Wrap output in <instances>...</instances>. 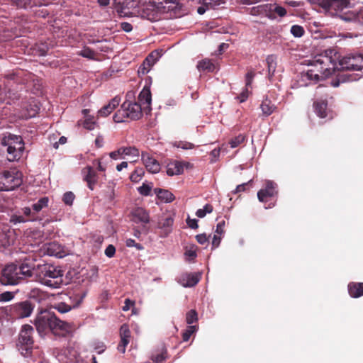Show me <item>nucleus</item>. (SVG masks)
Here are the masks:
<instances>
[{"mask_svg":"<svg viewBox=\"0 0 363 363\" xmlns=\"http://www.w3.org/2000/svg\"><path fill=\"white\" fill-rule=\"evenodd\" d=\"M308 65L309 68L300 74L298 80L300 86L323 81L331 76L336 69L361 70L363 67V56L356 55L340 59L335 50L329 49L309 60Z\"/></svg>","mask_w":363,"mask_h":363,"instance_id":"obj_1","label":"nucleus"},{"mask_svg":"<svg viewBox=\"0 0 363 363\" xmlns=\"http://www.w3.org/2000/svg\"><path fill=\"white\" fill-rule=\"evenodd\" d=\"M113 4L126 14L151 22L160 21L162 14H169L170 18L177 17L181 11V5L177 0H113Z\"/></svg>","mask_w":363,"mask_h":363,"instance_id":"obj_2","label":"nucleus"},{"mask_svg":"<svg viewBox=\"0 0 363 363\" xmlns=\"http://www.w3.org/2000/svg\"><path fill=\"white\" fill-rule=\"evenodd\" d=\"M35 325L40 334H46L51 331L53 333H69L72 325L57 318L54 314L44 312L38 315L35 320Z\"/></svg>","mask_w":363,"mask_h":363,"instance_id":"obj_3","label":"nucleus"},{"mask_svg":"<svg viewBox=\"0 0 363 363\" xmlns=\"http://www.w3.org/2000/svg\"><path fill=\"white\" fill-rule=\"evenodd\" d=\"M33 271L34 267L28 263L21 266L8 264L1 270L0 282L3 285H16L21 280L32 277Z\"/></svg>","mask_w":363,"mask_h":363,"instance_id":"obj_4","label":"nucleus"},{"mask_svg":"<svg viewBox=\"0 0 363 363\" xmlns=\"http://www.w3.org/2000/svg\"><path fill=\"white\" fill-rule=\"evenodd\" d=\"M38 279L41 284L53 289L60 288L63 283V272L51 264L38 266Z\"/></svg>","mask_w":363,"mask_h":363,"instance_id":"obj_5","label":"nucleus"},{"mask_svg":"<svg viewBox=\"0 0 363 363\" xmlns=\"http://www.w3.org/2000/svg\"><path fill=\"white\" fill-rule=\"evenodd\" d=\"M141 104L126 100L113 116L116 123H122L126 119L137 120L142 116Z\"/></svg>","mask_w":363,"mask_h":363,"instance_id":"obj_6","label":"nucleus"},{"mask_svg":"<svg viewBox=\"0 0 363 363\" xmlns=\"http://www.w3.org/2000/svg\"><path fill=\"white\" fill-rule=\"evenodd\" d=\"M250 13L252 16H262L274 20L277 16L284 17L286 14V9L277 4H265L253 6Z\"/></svg>","mask_w":363,"mask_h":363,"instance_id":"obj_7","label":"nucleus"},{"mask_svg":"<svg viewBox=\"0 0 363 363\" xmlns=\"http://www.w3.org/2000/svg\"><path fill=\"white\" fill-rule=\"evenodd\" d=\"M22 173L16 169L0 174V191H11L22 184Z\"/></svg>","mask_w":363,"mask_h":363,"instance_id":"obj_8","label":"nucleus"},{"mask_svg":"<svg viewBox=\"0 0 363 363\" xmlns=\"http://www.w3.org/2000/svg\"><path fill=\"white\" fill-rule=\"evenodd\" d=\"M33 328L30 325H23L19 335V350L24 357L28 356L33 348Z\"/></svg>","mask_w":363,"mask_h":363,"instance_id":"obj_9","label":"nucleus"},{"mask_svg":"<svg viewBox=\"0 0 363 363\" xmlns=\"http://www.w3.org/2000/svg\"><path fill=\"white\" fill-rule=\"evenodd\" d=\"M331 16L337 15L350 6L351 0H313Z\"/></svg>","mask_w":363,"mask_h":363,"instance_id":"obj_10","label":"nucleus"},{"mask_svg":"<svg viewBox=\"0 0 363 363\" xmlns=\"http://www.w3.org/2000/svg\"><path fill=\"white\" fill-rule=\"evenodd\" d=\"M38 219V216L35 213L33 207L26 206L11 216L10 221L14 224L26 223L28 221H35Z\"/></svg>","mask_w":363,"mask_h":363,"instance_id":"obj_11","label":"nucleus"},{"mask_svg":"<svg viewBox=\"0 0 363 363\" xmlns=\"http://www.w3.org/2000/svg\"><path fill=\"white\" fill-rule=\"evenodd\" d=\"M34 306L29 301H24L13 304L11 306V313L18 318H24L30 316Z\"/></svg>","mask_w":363,"mask_h":363,"instance_id":"obj_12","label":"nucleus"},{"mask_svg":"<svg viewBox=\"0 0 363 363\" xmlns=\"http://www.w3.org/2000/svg\"><path fill=\"white\" fill-rule=\"evenodd\" d=\"M277 184L272 181H267L265 188L257 192V197L259 201L266 202L268 198H272L277 194Z\"/></svg>","mask_w":363,"mask_h":363,"instance_id":"obj_13","label":"nucleus"},{"mask_svg":"<svg viewBox=\"0 0 363 363\" xmlns=\"http://www.w3.org/2000/svg\"><path fill=\"white\" fill-rule=\"evenodd\" d=\"M84 181L87 184V186L90 190H94L96 184L98 183L99 175L94 167L86 166L82 170Z\"/></svg>","mask_w":363,"mask_h":363,"instance_id":"obj_14","label":"nucleus"},{"mask_svg":"<svg viewBox=\"0 0 363 363\" xmlns=\"http://www.w3.org/2000/svg\"><path fill=\"white\" fill-rule=\"evenodd\" d=\"M43 250L44 254H46L49 256L62 257L65 255L62 245L56 242H51L44 244L43 245Z\"/></svg>","mask_w":363,"mask_h":363,"instance_id":"obj_15","label":"nucleus"},{"mask_svg":"<svg viewBox=\"0 0 363 363\" xmlns=\"http://www.w3.org/2000/svg\"><path fill=\"white\" fill-rule=\"evenodd\" d=\"M142 160L147 170L152 174L158 173L160 170V164L156 159L147 152H142Z\"/></svg>","mask_w":363,"mask_h":363,"instance_id":"obj_16","label":"nucleus"},{"mask_svg":"<svg viewBox=\"0 0 363 363\" xmlns=\"http://www.w3.org/2000/svg\"><path fill=\"white\" fill-rule=\"evenodd\" d=\"M201 278V275L196 273H186L182 274L178 282L184 287H191L197 284Z\"/></svg>","mask_w":363,"mask_h":363,"instance_id":"obj_17","label":"nucleus"},{"mask_svg":"<svg viewBox=\"0 0 363 363\" xmlns=\"http://www.w3.org/2000/svg\"><path fill=\"white\" fill-rule=\"evenodd\" d=\"M121 342L118 345V350L124 353L125 352V347L130 342V331L127 325L124 324L121 327L120 329Z\"/></svg>","mask_w":363,"mask_h":363,"instance_id":"obj_18","label":"nucleus"},{"mask_svg":"<svg viewBox=\"0 0 363 363\" xmlns=\"http://www.w3.org/2000/svg\"><path fill=\"white\" fill-rule=\"evenodd\" d=\"M120 102L121 98L118 96H115L108 102V104L104 106L101 109L99 110L98 116H108L109 114H111V113H112L113 110H115V108H116L118 106Z\"/></svg>","mask_w":363,"mask_h":363,"instance_id":"obj_19","label":"nucleus"},{"mask_svg":"<svg viewBox=\"0 0 363 363\" xmlns=\"http://www.w3.org/2000/svg\"><path fill=\"white\" fill-rule=\"evenodd\" d=\"M82 113L84 116V120L78 122L79 125H82L84 128L91 130L95 128L97 123L94 117L89 115V109H83Z\"/></svg>","mask_w":363,"mask_h":363,"instance_id":"obj_20","label":"nucleus"},{"mask_svg":"<svg viewBox=\"0 0 363 363\" xmlns=\"http://www.w3.org/2000/svg\"><path fill=\"white\" fill-rule=\"evenodd\" d=\"M254 77H255V73L253 72L250 71L247 73L245 88L241 92V94L238 96V99H239L240 102H241V103L244 102L248 98V96L250 94L248 88L251 86Z\"/></svg>","mask_w":363,"mask_h":363,"instance_id":"obj_21","label":"nucleus"},{"mask_svg":"<svg viewBox=\"0 0 363 363\" xmlns=\"http://www.w3.org/2000/svg\"><path fill=\"white\" fill-rule=\"evenodd\" d=\"M139 104L144 106V108L150 107L152 96L150 89L147 86H144L138 96Z\"/></svg>","mask_w":363,"mask_h":363,"instance_id":"obj_22","label":"nucleus"},{"mask_svg":"<svg viewBox=\"0 0 363 363\" xmlns=\"http://www.w3.org/2000/svg\"><path fill=\"white\" fill-rule=\"evenodd\" d=\"M184 171V164L179 161L169 162L167 167V174L169 176L181 174Z\"/></svg>","mask_w":363,"mask_h":363,"instance_id":"obj_23","label":"nucleus"},{"mask_svg":"<svg viewBox=\"0 0 363 363\" xmlns=\"http://www.w3.org/2000/svg\"><path fill=\"white\" fill-rule=\"evenodd\" d=\"M24 147H21L20 145L16 146L7 147V158L9 161H15L18 160L22 155Z\"/></svg>","mask_w":363,"mask_h":363,"instance_id":"obj_24","label":"nucleus"},{"mask_svg":"<svg viewBox=\"0 0 363 363\" xmlns=\"http://www.w3.org/2000/svg\"><path fill=\"white\" fill-rule=\"evenodd\" d=\"M345 16H341L345 21H357L360 23H363V8L358 11H349L345 13Z\"/></svg>","mask_w":363,"mask_h":363,"instance_id":"obj_25","label":"nucleus"},{"mask_svg":"<svg viewBox=\"0 0 363 363\" xmlns=\"http://www.w3.org/2000/svg\"><path fill=\"white\" fill-rule=\"evenodd\" d=\"M348 291L353 298L363 296V283H350L348 285Z\"/></svg>","mask_w":363,"mask_h":363,"instance_id":"obj_26","label":"nucleus"},{"mask_svg":"<svg viewBox=\"0 0 363 363\" xmlns=\"http://www.w3.org/2000/svg\"><path fill=\"white\" fill-rule=\"evenodd\" d=\"M360 77L361 76L359 74H357L356 75L342 74L339 76V78L337 79L332 81L331 85L334 87H337L340 85V82H345L347 81H355L359 79Z\"/></svg>","mask_w":363,"mask_h":363,"instance_id":"obj_27","label":"nucleus"},{"mask_svg":"<svg viewBox=\"0 0 363 363\" xmlns=\"http://www.w3.org/2000/svg\"><path fill=\"white\" fill-rule=\"evenodd\" d=\"M260 108L262 110V115L267 117L274 113L276 110V106L270 100L267 99L262 102Z\"/></svg>","mask_w":363,"mask_h":363,"instance_id":"obj_28","label":"nucleus"},{"mask_svg":"<svg viewBox=\"0 0 363 363\" xmlns=\"http://www.w3.org/2000/svg\"><path fill=\"white\" fill-rule=\"evenodd\" d=\"M314 110L315 113L320 118H325L328 116L327 103L324 101H315L313 104Z\"/></svg>","mask_w":363,"mask_h":363,"instance_id":"obj_29","label":"nucleus"},{"mask_svg":"<svg viewBox=\"0 0 363 363\" xmlns=\"http://www.w3.org/2000/svg\"><path fill=\"white\" fill-rule=\"evenodd\" d=\"M155 193L158 199L165 203H170L175 199L174 194L168 190L161 189H155Z\"/></svg>","mask_w":363,"mask_h":363,"instance_id":"obj_30","label":"nucleus"},{"mask_svg":"<svg viewBox=\"0 0 363 363\" xmlns=\"http://www.w3.org/2000/svg\"><path fill=\"white\" fill-rule=\"evenodd\" d=\"M133 218L135 222L147 223L149 222V215L143 208H137L133 212Z\"/></svg>","mask_w":363,"mask_h":363,"instance_id":"obj_31","label":"nucleus"},{"mask_svg":"<svg viewBox=\"0 0 363 363\" xmlns=\"http://www.w3.org/2000/svg\"><path fill=\"white\" fill-rule=\"evenodd\" d=\"M174 223L173 217L170 215L163 217L158 223L160 228L165 230V234L167 235L171 231L172 226Z\"/></svg>","mask_w":363,"mask_h":363,"instance_id":"obj_32","label":"nucleus"},{"mask_svg":"<svg viewBox=\"0 0 363 363\" xmlns=\"http://www.w3.org/2000/svg\"><path fill=\"white\" fill-rule=\"evenodd\" d=\"M124 158L125 157H130L136 161L140 157V151L138 148L133 146L122 147Z\"/></svg>","mask_w":363,"mask_h":363,"instance_id":"obj_33","label":"nucleus"},{"mask_svg":"<svg viewBox=\"0 0 363 363\" xmlns=\"http://www.w3.org/2000/svg\"><path fill=\"white\" fill-rule=\"evenodd\" d=\"M197 69L199 71H207L212 72L216 69L215 65L208 59H204L199 61L197 64Z\"/></svg>","mask_w":363,"mask_h":363,"instance_id":"obj_34","label":"nucleus"},{"mask_svg":"<svg viewBox=\"0 0 363 363\" xmlns=\"http://www.w3.org/2000/svg\"><path fill=\"white\" fill-rule=\"evenodd\" d=\"M155 62L156 60L154 58L153 53H151L147 57L143 64L140 67L139 72H141L143 74H147L149 72L150 67L155 63Z\"/></svg>","mask_w":363,"mask_h":363,"instance_id":"obj_35","label":"nucleus"},{"mask_svg":"<svg viewBox=\"0 0 363 363\" xmlns=\"http://www.w3.org/2000/svg\"><path fill=\"white\" fill-rule=\"evenodd\" d=\"M49 203V199L48 197H42L39 200H38L37 202L34 203L32 205L33 209L38 216V213L41 211L43 208L48 207Z\"/></svg>","mask_w":363,"mask_h":363,"instance_id":"obj_36","label":"nucleus"},{"mask_svg":"<svg viewBox=\"0 0 363 363\" xmlns=\"http://www.w3.org/2000/svg\"><path fill=\"white\" fill-rule=\"evenodd\" d=\"M26 110L23 111V112L19 116V117H21L22 118H25V119H28V118L34 117L37 114V113L39 110L38 106L35 104H34V105L30 104L29 108L28 107H26Z\"/></svg>","mask_w":363,"mask_h":363,"instance_id":"obj_37","label":"nucleus"},{"mask_svg":"<svg viewBox=\"0 0 363 363\" xmlns=\"http://www.w3.org/2000/svg\"><path fill=\"white\" fill-rule=\"evenodd\" d=\"M13 4H15L17 6L21 8H28V7H33L38 6L40 2L38 0H10Z\"/></svg>","mask_w":363,"mask_h":363,"instance_id":"obj_38","label":"nucleus"},{"mask_svg":"<svg viewBox=\"0 0 363 363\" xmlns=\"http://www.w3.org/2000/svg\"><path fill=\"white\" fill-rule=\"evenodd\" d=\"M6 145L7 147L9 146H16L20 145L21 147H24L23 141L20 136L10 135L7 138L6 140H5Z\"/></svg>","mask_w":363,"mask_h":363,"instance_id":"obj_39","label":"nucleus"},{"mask_svg":"<svg viewBox=\"0 0 363 363\" xmlns=\"http://www.w3.org/2000/svg\"><path fill=\"white\" fill-rule=\"evenodd\" d=\"M75 306H71L65 302H59L55 303L53 308L59 311L60 313H64L69 311L72 308H74Z\"/></svg>","mask_w":363,"mask_h":363,"instance_id":"obj_40","label":"nucleus"},{"mask_svg":"<svg viewBox=\"0 0 363 363\" xmlns=\"http://www.w3.org/2000/svg\"><path fill=\"white\" fill-rule=\"evenodd\" d=\"M77 55L89 60H93L95 58L96 52L89 48L84 47L77 52Z\"/></svg>","mask_w":363,"mask_h":363,"instance_id":"obj_41","label":"nucleus"},{"mask_svg":"<svg viewBox=\"0 0 363 363\" xmlns=\"http://www.w3.org/2000/svg\"><path fill=\"white\" fill-rule=\"evenodd\" d=\"M199 2L207 8L214 9L218 6L225 4V0H200Z\"/></svg>","mask_w":363,"mask_h":363,"instance_id":"obj_42","label":"nucleus"},{"mask_svg":"<svg viewBox=\"0 0 363 363\" xmlns=\"http://www.w3.org/2000/svg\"><path fill=\"white\" fill-rule=\"evenodd\" d=\"M144 173L143 168H136L130 174V179L133 182H138L144 175Z\"/></svg>","mask_w":363,"mask_h":363,"instance_id":"obj_43","label":"nucleus"},{"mask_svg":"<svg viewBox=\"0 0 363 363\" xmlns=\"http://www.w3.org/2000/svg\"><path fill=\"white\" fill-rule=\"evenodd\" d=\"M213 211V206L210 204H206L203 208L198 209L196 212V215L199 218H203L207 213H210Z\"/></svg>","mask_w":363,"mask_h":363,"instance_id":"obj_44","label":"nucleus"},{"mask_svg":"<svg viewBox=\"0 0 363 363\" xmlns=\"http://www.w3.org/2000/svg\"><path fill=\"white\" fill-rule=\"evenodd\" d=\"M267 63L269 75H273L276 69V62L274 57L273 55L268 56L267 58Z\"/></svg>","mask_w":363,"mask_h":363,"instance_id":"obj_45","label":"nucleus"},{"mask_svg":"<svg viewBox=\"0 0 363 363\" xmlns=\"http://www.w3.org/2000/svg\"><path fill=\"white\" fill-rule=\"evenodd\" d=\"M197 330V326L196 325H190L182 334V339L184 341L186 342L189 340L191 335L194 333Z\"/></svg>","mask_w":363,"mask_h":363,"instance_id":"obj_46","label":"nucleus"},{"mask_svg":"<svg viewBox=\"0 0 363 363\" xmlns=\"http://www.w3.org/2000/svg\"><path fill=\"white\" fill-rule=\"evenodd\" d=\"M291 33L295 38H300L304 34V29L302 26L298 25H294L291 28Z\"/></svg>","mask_w":363,"mask_h":363,"instance_id":"obj_47","label":"nucleus"},{"mask_svg":"<svg viewBox=\"0 0 363 363\" xmlns=\"http://www.w3.org/2000/svg\"><path fill=\"white\" fill-rule=\"evenodd\" d=\"M245 138V136L241 134L235 137L234 138L231 139L229 142L230 147L232 148L237 147L239 145H240L241 143H242L244 142Z\"/></svg>","mask_w":363,"mask_h":363,"instance_id":"obj_48","label":"nucleus"},{"mask_svg":"<svg viewBox=\"0 0 363 363\" xmlns=\"http://www.w3.org/2000/svg\"><path fill=\"white\" fill-rule=\"evenodd\" d=\"M197 320V313L195 310H191L186 313V321L188 324H192L196 322Z\"/></svg>","mask_w":363,"mask_h":363,"instance_id":"obj_49","label":"nucleus"},{"mask_svg":"<svg viewBox=\"0 0 363 363\" xmlns=\"http://www.w3.org/2000/svg\"><path fill=\"white\" fill-rule=\"evenodd\" d=\"M75 199L74 194L72 191H67L64 194L62 201L67 205L71 206Z\"/></svg>","mask_w":363,"mask_h":363,"instance_id":"obj_50","label":"nucleus"},{"mask_svg":"<svg viewBox=\"0 0 363 363\" xmlns=\"http://www.w3.org/2000/svg\"><path fill=\"white\" fill-rule=\"evenodd\" d=\"M109 156L114 160L124 159L123 147H121L118 150L111 152Z\"/></svg>","mask_w":363,"mask_h":363,"instance_id":"obj_51","label":"nucleus"},{"mask_svg":"<svg viewBox=\"0 0 363 363\" xmlns=\"http://www.w3.org/2000/svg\"><path fill=\"white\" fill-rule=\"evenodd\" d=\"M30 298L38 299L40 301L41 299L44 298L45 294L44 293L38 289H33L30 293Z\"/></svg>","mask_w":363,"mask_h":363,"instance_id":"obj_52","label":"nucleus"},{"mask_svg":"<svg viewBox=\"0 0 363 363\" xmlns=\"http://www.w3.org/2000/svg\"><path fill=\"white\" fill-rule=\"evenodd\" d=\"M152 187L147 184H143L138 188V191L141 195L147 196L151 191Z\"/></svg>","mask_w":363,"mask_h":363,"instance_id":"obj_53","label":"nucleus"},{"mask_svg":"<svg viewBox=\"0 0 363 363\" xmlns=\"http://www.w3.org/2000/svg\"><path fill=\"white\" fill-rule=\"evenodd\" d=\"M106 257L111 258L114 257L116 253V247L113 245H108L104 252Z\"/></svg>","mask_w":363,"mask_h":363,"instance_id":"obj_54","label":"nucleus"},{"mask_svg":"<svg viewBox=\"0 0 363 363\" xmlns=\"http://www.w3.org/2000/svg\"><path fill=\"white\" fill-rule=\"evenodd\" d=\"M14 297L10 291H6L0 294V301H9Z\"/></svg>","mask_w":363,"mask_h":363,"instance_id":"obj_55","label":"nucleus"},{"mask_svg":"<svg viewBox=\"0 0 363 363\" xmlns=\"http://www.w3.org/2000/svg\"><path fill=\"white\" fill-rule=\"evenodd\" d=\"M197 242L201 245H205L208 242V238L206 234H200L196 237Z\"/></svg>","mask_w":363,"mask_h":363,"instance_id":"obj_56","label":"nucleus"},{"mask_svg":"<svg viewBox=\"0 0 363 363\" xmlns=\"http://www.w3.org/2000/svg\"><path fill=\"white\" fill-rule=\"evenodd\" d=\"M185 256L187 259L189 260L194 259L196 257V252L194 249H189L186 250L185 252Z\"/></svg>","mask_w":363,"mask_h":363,"instance_id":"obj_57","label":"nucleus"},{"mask_svg":"<svg viewBox=\"0 0 363 363\" xmlns=\"http://www.w3.org/2000/svg\"><path fill=\"white\" fill-rule=\"evenodd\" d=\"M125 243L128 247H135L138 250L142 249L141 245L140 244L136 243L133 239H127Z\"/></svg>","mask_w":363,"mask_h":363,"instance_id":"obj_58","label":"nucleus"},{"mask_svg":"<svg viewBox=\"0 0 363 363\" xmlns=\"http://www.w3.org/2000/svg\"><path fill=\"white\" fill-rule=\"evenodd\" d=\"M248 183L249 182L243 183V184L238 185L234 193L238 194V193L245 191L246 190L247 186L248 185Z\"/></svg>","mask_w":363,"mask_h":363,"instance_id":"obj_59","label":"nucleus"},{"mask_svg":"<svg viewBox=\"0 0 363 363\" xmlns=\"http://www.w3.org/2000/svg\"><path fill=\"white\" fill-rule=\"evenodd\" d=\"M121 28L125 32H130L133 30V26L130 23L123 22L121 23Z\"/></svg>","mask_w":363,"mask_h":363,"instance_id":"obj_60","label":"nucleus"},{"mask_svg":"<svg viewBox=\"0 0 363 363\" xmlns=\"http://www.w3.org/2000/svg\"><path fill=\"white\" fill-rule=\"evenodd\" d=\"M93 165L100 172H104L106 170V167L101 164V161L99 160H94L93 162Z\"/></svg>","mask_w":363,"mask_h":363,"instance_id":"obj_61","label":"nucleus"},{"mask_svg":"<svg viewBox=\"0 0 363 363\" xmlns=\"http://www.w3.org/2000/svg\"><path fill=\"white\" fill-rule=\"evenodd\" d=\"M186 222L189 228L192 229L198 228L197 220L188 218Z\"/></svg>","mask_w":363,"mask_h":363,"instance_id":"obj_62","label":"nucleus"},{"mask_svg":"<svg viewBox=\"0 0 363 363\" xmlns=\"http://www.w3.org/2000/svg\"><path fill=\"white\" fill-rule=\"evenodd\" d=\"M164 359V357L163 354H157L156 356H153L152 357V360L154 363H162Z\"/></svg>","mask_w":363,"mask_h":363,"instance_id":"obj_63","label":"nucleus"},{"mask_svg":"<svg viewBox=\"0 0 363 363\" xmlns=\"http://www.w3.org/2000/svg\"><path fill=\"white\" fill-rule=\"evenodd\" d=\"M134 303L130 299L127 298L125 301V305L123 306V310L127 311L130 309V306H133Z\"/></svg>","mask_w":363,"mask_h":363,"instance_id":"obj_64","label":"nucleus"}]
</instances>
